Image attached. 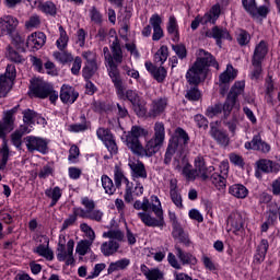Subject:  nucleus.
Returning a JSON list of instances; mask_svg holds the SVG:
<instances>
[{
    "label": "nucleus",
    "mask_w": 280,
    "mask_h": 280,
    "mask_svg": "<svg viewBox=\"0 0 280 280\" xmlns=\"http://www.w3.org/2000/svg\"><path fill=\"white\" fill-rule=\"evenodd\" d=\"M19 27V19L12 15L0 18V38L1 36H12Z\"/></svg>",
    "instance_id": "ddd939ff"
},
{
    "label": "nucleus",
    "mask_w": 280,
    "mask_h": 280,
    "mask_svg": "<svg viewBox=\"0 0 280 280\" xmlns=\"http://www.w3.org/2000/svg\"><path fill=\"white\" fill-rule=\"evenodd\" d=\"M59 97L62 104H74V102L80 97V93L71 85L63 84L60 90Z\"/></svg>",
    "instance_id": "aec40b11"
},
{
    "label": "nucleus",
    "mask_w": 280,
    "mask_h": 280,
    "mask_svg": "<svg viewBox=\"0 0 280 280\" xmlns=\"http://www.w3.org/2000/svg\"><path fill=\"white\" fill-rule=\"evenodd\" d=\"M103 237L108 238V240L121 241V240H124V233H121V231H119V230H112L108 232H104Z\"/></svg>",
    "instance_id": "0e129e2a"
},
{
    "label": "nucleus",
    "mask_w": 280,
    "mask_h": 280,
    "mask_svg": "<svg viewBox=\"0 0 280 280\" xmlns=\"http://www.w3.org/2000/svg\"><path fill=\"white\" fill-rule=\"evenodd\" d=\"M266 54H268V47L264 42H260L254 51L253 60H255V65H261V60L266 58Z\"/></svg>",
    "instance_id": "79ce46f5"
},
{
    "label": "nucleus",
    "mask_w": 280,
    "mask_h": 280,
    "mask_svg": "<svg viewBox=\"0 0 280 280\" xmlns=\"http://www.w3.org/2000/svg\"><path fill=\"white\" fill-rule=\"evenodd\" d=\"M110 79L114 83L119 100H128L132 104L136 115H138V117H145V105H143V103L141 102L139 93H137V91L135 90H125L121 77L117 74V70H115V67L110 70Z\"/></svg>",
    "instance_id": "20e7f679"
},
{
    "label": "nucleus",
    "mask_w": 280,
    "mask_h": 280,
    "mask_svg": "<svg viewBox=\"0 0 280 280\" xmlns=\"http://www.w3.org/2000/svg\"><path fill=\"white\" fill-rule=\"evenodd\" d=\"M173 165L177 172L185 176L186 180H196L197 178H203L205 180L209 178V174L215 172V167L213 166L206 167L205 160L201 158L195 160V170L191 168L189 160L183 152L176 154Z\"/></svg>",
    "instance_id": "f03ea898"
},
{
    "label": "nucleus",
    "mask_w": 280,
    "mask_h": 280,
    "mask_svg": "<svg viewBox=\"0 0 280 280\" xmlns=\"http://www.w3.org/2000/svg\"><path fill=\"white\" fill-rule=\"evenodd\" d=\"M245 149L257 150L258 152H262V154H268L271 148L268 142L261 140V136L256 135L253 137L252 141L245 142Z\"/></svg>",
    "instance_id": "5701e85b"
},
{
    "label": "nucleus",
    "mask_w": 280,
    "mask_h": 280,
    "mask_svg": "<svg viewBox=\"0 0 280 280\" xmlns=\"http://www.w3.org/2000/svg\"><path fill=\"white\" fill-rule=\"evenodd\" d=\"M80 229L82 233H84L85 237H88V242H95V231L93 228L86 223H81Z\"/></svg>",
    "instance_id": "13d9d810"
},
{
    "label": "nucleus",
    "mask_w": 280,
    "mask_h": 280,
    "mask_svg": "<svg viewBox=\"0 0 280 280\" xmlns=\"http://www.w3.org/2000/svg\"><path fill=\"white\" fill-rule=\"evenodd\" d=\"M178 143H183V145H187V143H189V136L187 135V132H185V130L180 128H177L175 130V137L170 141L166 149L164 155V163L166 165H170L172 163V156H174L176 149H178Z\"/></svg>",
    "instance_id": "0eeeda50"
},
{
    "label": "nucleus",
    "mask_w": 280,
    "mask_h": 280,
    "mask_svg": "<svg viewBox=\"0 0 280 280\" xmlns=\"http://www.w3.org/2000/svg\"><path fill=\"white\" fill-rule=\"evenodd\" d=\"M163 148V142L156 140L155 138H151L145 141V145L140 144L133 154H138V156H154L156 152H159Z\"/></svg>",
    "instance_id": "f8f14e48"
},
{
    "label": "nucleus",
    "mask_w": 280,
    "mask_h": 280,
    "mask_svg": "<svg viewBox=\"0 0 280 280\" xmlns=\"http://www.w3.org/2000/svg\"><path fill=\"white\" fill-rule=\"evenodd\" d=\"M268 241L262 240L258 245L257 253L254 256V264H261L266 259V253H268Z\"/></svg>",
    "instance_id": "ea45409f"
},
{
    "label": "nucleus",
    "mask_w": 280,
    "mask_h": 280,
    "mask_svg": "<svg viewBox=\"0 0 280 280\" xmlns=\"http://www.w3.org/2000/svg\"><path fill=\"white\" fill-rule=\"evenodd\" d=\"M117 250H119V243L116 241H108V242H104L101 245V253L105 256V257H110V255H115V253H117Z\"/></svg>",
    "instance_id": "58836bf2"
},
{
    "label": "nucleus",
    "mask_w": 280,
    "mask_h": 280,
    "mask_svg": "<svg viewBox=\"0 0 280 280\" xmlns=\"http://www.w3.org/2000/svg\"><path fill=\"white\" fill-rule=\"evenodd\" d=\"M54 58H56L58 62H61V65H67V62H71V60H73V55L67 51L55 52Z\"/></svg>",
    "instance_id": "bf43d9fd"
},
{
    "label": "nucleus",
    "mask_w": 280,
    "mask_h": 280,
    "mask_svg": "<svg viewBox=\"0 0 280 280\" xmlns=\"http://www.w3.org/2000/svg\"><path fill=\"white\" fill-rule=\"evenodd\" d=\"M98 139L104 143L110 154H117L118 148L115 137L108 129L98 128L96 131Z\"/></svg>",
    "instance_id": "dca6fc26"
},
{
    "label": "nucleus",
    "mask_w": 280,
    "mask_h": 280,
    "mask_svg": "<svg viewBox=\"0 0 280 280\" xmlns=\"http://www.w3.org/2000/svg\"><path fill=\"white\" fill-rule=\"evenodd\" d=\"M133 209L138 212V218L141 220L144 226L163 229L165 226V218L163 217V205L161 199L156 195L150 197H143L141 200L133 202Z\"/></svg>",
    "instance_id": "f257e3e1"
},
{
    "label": "nucleus",
    "mask_w": 280,
    "mask_h": 280,
    "mask_svg": "<svg viewBox=\"0 0 280 280\" xmlns=\"http://www.w3.org/2000/svg\"><path fill=\"white\" fill-rule=\"evenodd\" d=\"M150 131L141 126H132L130 131L126 135L125 144L131 152H136L141 145L140 137H148Z\"/></svg>",
    "instance_id": "6e6552de"
},
{
    "label": "nucleus",
    "mask_w": 280,
    "mask_h": 280,
    "mask_svg": "<svg viewBox=\"0 0 280 280\" xmlns=\"http://www.w3.org/2000/svg\"><path fill=\"white\" fill-rule=\"evenodd\" d=\"M243 8L246 10L253 19H257L259 16L266 18L268 15V7H259L257 8V2L255 0H242Z\"/></svg>",
    "instance_id": "f3484780"
},
{
    "label": "nucleus",
    "mask_w": 280,
    "mask_h": 280,
    "mask_svg": "<svg viewBox=\"0 0 280 280\" xmlns=\"http://www.w3.org/2000/svg\"><path fill=\"white\" fill-rule=\"evenodd\" d=\"M16 78V67L13 65L7 66L5 73L0 75V97H5L10 93V89L14 85Z\"/></svg>",
    "instance_id": "1a4fd4ad"
},
{
    "label": "nucleus",
    "mask_w": 280,
    "mask_h": 280,
    "mask_svg": "<svg viewBox=\"0 0 280 280\" xmlns=\"http://www.w3.org/2000/svg\"><path fill=\"white\" fill-rule=\"evenodd\" d=\"M40 242L44 243L35 248V253L40 257H45L48 261H51V259H54V252L49 249V238L47 236H42Z\"/></svg>",
    "instance_id": "bb28decb"
},
{
    "label": "nucleus",
    "mask_w": 280,
    "mask_h": 280,
    "mask_svg": "<svg viewBox=\"0 0 280 280\" xmlns=\"http://www.w3.org/2000/svg\"><path fill=\"white\" fill-rule=\"evenodd\" d=\"M69 45V35L62 26H59V38L56 40V46L60 51H65Z\"/></svg>",
    "instance_id": "49530a36"
},
{
    "label": "nucleus",
    "mask_w": 280,
    "mask_h": 280,
    "mask_svg": "<svg viewBox=\"0 0 280 280\" xmlns=\"http://www.w3.org/2000/svg\"><path fill=\"white\" fill-rule=\"evenodd\" d=\"M226 176L213 173L211 175V183L219 191H224L226 189Z\"/></svg>",
    "instance_id": "a18cd8bd"
},
{
    "label": "nucleus",
    "mask_w": 280,
    "mask_h": 280,
    "mask_svg": "<svg viewBox=\"0 0 280 280\" xmlns=\"http://www.w3.org/2000/svg\"><path fill=\"white\" fill-rule=\"evenodd\" d=\"M200 97H201V94L197 88L190 89L186 93V98L189 100L190 102H198Z\"/></svg>",
    "instance_id": "69168bd1"
},
{
    "label": "nucleus",
    "mask_w": 280,
    "mask_h": 280,
    "mask_svg": "<svg viewBox=\"0 0 280 280\" xmlns=\"http://www.w3.org/2000/svg\"><path fill=\"white\" fill-rule=\"evenodd\" d=\"M26 30H36L40 27V16L38 15H32L26 22H25Z\"/></svg>",
    "instance_id": "680f3d73"
},
{
    "label": "nucleus",
    "mask_w": 280,
    "mask_h": 280,
    "mask_svg": "<svg viewBox=\"0 0 280 280\" xmlns=\"http://www.w3.org/2000/svg\"><path fill=\"white\" fill-rule=\"evenodd\" d=\"M114 180L115 186L118 187V189L121 187V185H125V187H130V185H132V183L126 178L124 171L119 166H115L114 168Z\"/></svg>",
    "instance_id": "4c0bfd02"
},
{
    "label": "nucleus",
    "mask_w": 280,
    "mask_h": 280,
    "mask_svg": "<svg viewBox=\"0 0 280 280\" xmlns=\"http://www.w3.org/2000/svg\"><path fill=\"white\" fill-rule=\"evenodd\" d=\"M107 38L110 44L109 47L112 49V54L108 47H104L103 55L105 58V67L107 68L108 75L110 78V71H113V69H115L117 75H119L117 67L124 62V51L121 50V45L119 44V38L117 37V32L115 30L109 31Z\"/></svg>",
    "instance_id": "39448f33"
},
{
    "label": "nucleus",
    "mask_w": 280,
    "mask_h": 280,
    "mask_svg": "<svg viewBox=\"0 0 280 280\" xmlns=\"http://www.w3.org/2000/svg\"><path fill=\"white\" fill-rule=\"evenodd\" d=\"M246 86V83L244 81H237L232 86L228 98L224 103V110L225 113H229L230 110H233V106H235V102L237 100L238 95H242L244 93V88Z\"/></svg>",
    "instance_id": "2eb2a0df"
},
{
    "label": "nucleus",
    "mask_w": 280,
    "mask_h": 280,
    "mask_svg": "<svg viewBox=\"0 0 280 280\" xmlns=\"http://www.w3.org/2000/svg\"><path fill=\"white\" fill-rule=\"evenodd\" d=\"M96 71H97V63H85V67L83 68V78L85 80H91V78L95 75Z\"/></svg>",
    "instance_id": "4d7b16f0"
},
{
    "label": "nucleus",
    "mask_w": 280,
    "mask_h": 280,
    "mask_svg": "<svg viewBox=\"0 0 280 280\" xmlns=\"http://www.w3.org/2000/svg\"><path fill=\"white\" fill-rule=\"evenodd\" d=\"M210 135L221 145H229V136L226 135V131L220 130L212 126Z\"/></svg>",
    "instance_id": "a19ab883"
},
{
    "label": "nucleus",
    "mask_w": 280,
    "mask_h": 280,
    "mask_svg": "<svg viewBox=\"0 0 280 280\" xmlns=\"http://www.w3.org/2000/svg\"><path fill=\"white\" fill-rule=\"evenodd\" d=\"M12 130H14V110H9L4 113L3 121L0 122V139Z\"/></svg>",
    "instance_id": "b1692460"
},
{
    "label": "nucleus",
    "mask_w": 280,
    "mask_h": 280,
    "mask_svg": "<svg viewBox=\"0 0 280 280\" xmlns=\"http://www.w3.org/2000/svg\"><path fill=\"white\" fill-rule=\"evenodd\" d=\"M153 139L165 143V125L163 122H155Z\"/></svg>",
    "instance_id": "3c124183"
},
{
    "label": "nucleus",
    "mask_w": 280,
    "mask_h": 280,
    "mask_svg": "<svg viewBox=\"0 0 280 280\" xmlns=\"http://www.w3.org/2000/svg\"><path fill=\"white\" fill-rule=\"evenodd\" d=\"M236 40L241 47H244L250 43V34L244 30H238L236 32Z\"/></svg>",
    "instance_id": "5fc2aeb1"
},
{
    "label": "nucleus",
    "mask_w": 280,
    "mask_h": 280,
    "mask_svg": "<svg viewBox=\"0 0 280 280\" xmlns=\"http://www.w3.org/2000/svg\"><path fill=\"white\" fill-rule=\"evenodd\" d=\"M102 187L107 194V196H113L115 191H117V188L115 187V183L108 175H102L101 177Z\"/></svg>",
    "instance_id": "c03bdc74"
},
{
    "label": "nucleus",
    "mask_w": 280,
    "mask_h": 280,
    "mask_svg": "<svg viewBox=\"0 0 280 280\" xmlns=\"http://www.w3.org/2000/svg\"><path fill=\"white\" fill-rule=\"evenodd\" d=\"M257 170L260 172H265V174H270L271 172H279V164L270 161V160H259L256 162Z\"/></svg>",
    "instance_id": "2f4dec72"
},
{
    "label": "nucleus",
    "mask_w": 280,
    "mask_h": 280,
    "mask_svg": "<svg viewBox=\"0 0 280 280\" xmlns=\"http://www.w3.org/2000/svg\"><path fill=\"white\" fill-rule=\"evenodd\" d=\"M209 67H215L220 69L218 61L211 55L203 49H199L195 63L188 69L186 73V80L189 84H200L207 80L209 75Z\"/></svg>",
    "instance_id": "7ed1b4c3"
},
{
    "label": "nucleus",
    "mask_w": 280,
    "mask_h": 280,
    "mask_svg": "<svg viewBox=\"0 0 280 280\" xmlns=\"http://www.w3.org/2000/svg\"><path fill=\"white\" fill-rule=\"evenodd\" d=\"M168 56L170 51L167 49V46H161L154 55V62H156L158 65H164L167 61Z\"/></svg>",
    "instance_id": "09e8293b"
},
{
    "label": "nucleus",
    "mask_w": 280,
    "mask_h": 280,
    "mask_svg": "<svg viewBox=\"0 0 280 280\" xmlns=\"http://www.w3.org/2000/svg\"><path fill=\"white\" fill-rule=\"evenodd\" d=\"M24 141L28 152H40L42 154L47 153L48 142L45 138L27 136Z\"/></svg>",
    "instance_id": "4468645a"
},
{
    "label": "nucleus",
    "mask_w": 280,
    "mask_h": 280,
    "mask_svg": "<svg viewBox=\"0 0 280 280\" xmlns=\"http://www.w3.org/2000/svg\"><path fill=\"white\" fill-rule=\"evenodd\" d=\"M7 58L11 60V62H23V56H21L16 50L12 47L8 46L7 48Z\"/></svg>",
    "instance_id": "052dcab7"
},
{
    "label": "nucleus",
    "mask_w": 280,
    "mask_h": 280,
    "mask_svg": "<svg viewBox=\"0 0 280 280\" xmlns=\"http://www.w3.org/2000/svg\"><path fill=\"white\" fill-rule=\"evenodd\" d=\"M133 178H148V172H145V166L140 161L130 160L128 163Z\"/></svg>",
    "instance_id": "c85d7f7f"
},
{
    "label": "nucleus",
    "mask_w": 280,
    "mask_h": 280,
    "mask_svg": "<svg viewBox=\"0 0 280 280\" xmlns=\"http://www.w3.org/2000/svg\"><path fill=\"white\" fill-rule=\"evenodd\" d=\"M141 272L145 277L147 280H163V271L159 268H148L145 265L141 267Z\"/></svg>",
    "instance_id": "e433bc0d"
},
{
    "label": "nucleus",
    "mask_w": 280,
    "mask_h": 280,
    "mask_svg": "<svg viewBox=\"0 0 280 280\" xmlns=\"http://www.w3.org/2000/svg\"><path fill=\"white\" fill-rule=\"evenodd\" d=\"M244 229V215L232 212L228 218V231L237 235Z\"/></svg>",
    "instance_id": "a211bd4d"
},
{
    "label": "nucleus",
    "mask_w": 280,
    "mask_h": 280,
    "mask_svg": "<svg viewBox=\"0 0 280 280\" xmlns=\"http://www.w3.org/2000/svg\"><path fill=\"white\" fill-rule=\"evenodd\" d=\"M106 268L105 264H96L91 273L86 277V279H97V276L102 273V270Z\"/></svg>",
    "instance_id": "774afa93"
},
{
    "label": "nucleus",
    "mask_w": 280,
    "mask_h": 280,
    "mask_svg": "<svg viewBox=\"0 0 280 280\" xmlns=\"http://www.w3.org/2000/svg\"><path fill=\"white\" fill-rule=\"evenodd\" d=\"M91 246H93V242L89 240H82L77 244L75 253L81 257L91 253Z\"/></svg>",
    "instance_id": "de8ad7c7"
},
{
    "label": "nucleus",
    "mask_w": 280,
    "mask_h": 280,
    "mask_svg": "<svg viewBox=\"0 0 280 280\" xmlns=\"http://www.w3.org/2000/svg\"><path fill=\"white\" fill-rule=\"evenodd\" d=\"M166 30L174 43H178V40H180V34L178 33V21L174 15L168 18Z\"/></svg>",
    "instance_id": "c756f323"
},
{
    "label": "nucleus",
    "mask_w": 280,
    "mask_h": 280,
    "mask_svg": "<svg viewBox=\"0 0 280 280\" xmlns=\"http://www.w3.org/2000/svg\"><path fill=\"white\" fill-rule=\"evenodd\" d=\"M127 266H130V259L122 258L115 262H110L108 267V272L110 273V272H117V270H126Z\"/></svg>",
    "instance_id": "8fccbe9b"
},
{
    "label": "nucleus",
    "mask_w": 280,
    "mask_h": 280,
    "mask_svg": "<svg viewBox=\"0 0 280 280\" xmlns=\"http://www.w3.org/2000/svg\"><path fill=\"white\" fill-rule=\"evenodd\" d=\"M75 242L73 240H67L65 236H59V243L57 248V259L58 261H65L66 266H73L75 264V258H73V248Z\"/></svg>",
    "instance_id": "423d86ee"
},
{
    "label": "nucleus",
    "mask_w": 280,
    "mask_h": 280,
    "mask_svg": "<svg viewBox=\"0 0 280 280\" xmlns=\"http://www.w3.org/2000/svg\"><path fill=\"white\" fill-rule=\"evenodd\" d=\"M176 255L184 266H196V264H198V258H196V256L191 253L183 252L180 247L176 248Z\"/></svg>",
    "instance_id": "7c9ffc66"
},
{
    "label": "nucleus",
    "mask_w": 280,
    "mask_h": 280,
    "mask_svg": "<svg viewBox=\"0 0 280 280\" xmlns=\"http://www.w3.org/2000/svg\"><path fill=\"white\" fill-rule=\"evenodd\" d=\"M168 189L173 205H175L177 209H184L183 195H180V190L178 189V179L172 178L168 183Z\"/></svg>",
    "instance_id": "412c9836"
},
{
    "label": "nucleus",
    "mask_w": 280,
    "mask_h": 280,
    "mask_svg": "<svg viewBox=\"0 0 280 280\" xmlns=\"http://www.w3.org/2000/svg\"><path fill=\"white\" fill-rule=\"evenodd\" d=\"M78 156H80V149L78 145H72L69 150L68 161L70 163H78Z\"/></svg>",
    "instance_id": "338daca9"
},
{
    "label": "nucleus",
    "mask_w": 280,
    "mask_h": 280,
    "mask_svg": "<svg viewBox=\"0 0 280 280\" xmlns=\"http://www.w3.org/2000/svg\"><path fill=\"white\" fill-rule=\"evenodd\" d=\"M165 108H167V100L165 98L154 100L151 104L150 116L159 117V115H161V113H163Z\"/></svg>",
    "instance_id": "f704fd0d"
},
{
    "label": "nucleus",
    "mask_w": 280,
    "mask_h": 280,
    "mask_svg": "<svg viewBox=\"0 0 280 280\" xmlns=\"http://www.w3.org/2000/svg\"><path fill=\"white\" fill-rule=\"evenodd\" d=\"M144 67L156 82H163L167 78V70L164 67L156 68L151 61H145Z\"/></svg>",
    "instance_id": "393cba45"
},
{
    "label": "nucleus",
    "mask_w": 280,
    "mask_h": 280,
    "mask_svg": "<svg viewBox=\"0 0 280 280\" xmlns=\"http://www.w3.org/2000/svg\"><path fill=\"white\" fill-rule=\"evenodd\" d=\"M45 195L47 196V198H50L51 200L50 207H56L58 200L62 198V189H60V187L58 186L54 188H48L45 190Z\"/></svg>",
    "instance_id": "37998d69"
},
{
    "label": "nucleus",
    "mask_w": 280,
    "mask_h": 280,
    "mask_svg": "<svg viewBox=\"0 0 280 280\" xmlns=\"http://www.w3.org/2000/svg\"><path fill=\"white\" fill-rule=\"evenodd\" d=\"M229 194L234 198L244 200L248 196V188L242 184H233L229 187Z\"/></svg>",
    "instance_id": "c9c22d12"
},
{
    "label": "nucleus",
    "mask_w": 280,
    "mask_h": 280,
    "mask_svg": "<svg viewBox=\"0 0 280 280\" xmlns=\"http://www.w3.org/2000/svg\"><path fill=\"white\" fill-rule=\"evenodd\" d=\"M224 114V117H229L231 115V110L226 112L224 109V105L222 103L214 104L207 108L206 115L210 119H213V117H220V115Z\"/></svg>",
    "instance_id": "72a5a7b5"
},
{
    "label": "nucleus",
    "mask_w": 280,
    "mask_h": 280,
    "mask_svg": "<svg viewBox=\"0 0 280 280\" xmlns=\"http://www.w3.org/2000/svg\"><path fill=\"white\" fill-rule=\"evenodd\" d=\"M150 25L153 27L152 40H161L163 38V28L161 27V23H163V19L161 15L153 14L149 21Z\"/></svg>",
    "instance_id": "a878e982"
},
{
    "label": "nucleus",
    "mask_w": 280,
    "mask_h": 280,
    "mask_svg": "<svg viewBox=\"0 0 280 280\" xmlns=\"http://www.w3.org/2000/svg\"><path fill=\"white\" fill-rule=\"evenodd\" d=\"M206 36L208 38H214L219 47H222V40H233V37H231V34L226 28H220L218 26H214L212 30L206 32Z\"/></svg>",
    "instance_id": "4be33fe9"
},
{
    "label": "nucleus",
    "mask_w": 280,
    "mask_h": 280,
    "mask_svg": "<svg viewBox=\"0 0 280 280\" xmlns=\"http://www.w3.org/2000/svg\"><path fill=\"white\" fill-rule=\"evenodd\" d=\"M30 132H32V128L30 127H25V126H21L19 130H15L12 135H11V141L13 143V145L15 148H21V145L23 144V135H30Z\"/></svg>",
    "instance_id": "473e14b6"
},
{
    "label": "nucleus",
    "mask_w": 280,
    "mask_h": 280,
    "mask_svg": "<svg viewBox=\"0 0 280 280\" xmlns=\"http://www.w3.org/2000/svg\"><path fill=\"white\" fill-rule=\"evenodd\" d=\"M173 237L180 240L185 246H191V241L189 240V236L183 232V229L176 228L173 231Z\"/></svg>",
    "instance_id": "864d4df0"
},
{
    "label": "nucleus",
    "mask_w": 280,
    "mask_h": 280,
    "mask_svg": "<svg viewBox=\"0 0 280 280\" xmlns=\"http://www.w3.org/2000/svg\"><path fill=\"white\" fill-rule=\"evenodd\" d=\"M49 86H51V84L47 83V81L40 78H34L31 80L28 95L30 97H39L40 100H45V97H47Z\"/></svg>",
    "instance_id": "9d476101"
},
{
    "label": "nucleus",
    "mask_w": 280,
    "mask_h": 280,
    "mask_svg": "<svg viewBox=\"0 0 280 280\" xmlns=\"http://www.w3.org/2000/svg\"><path fill=\"white\" fill-rule=\"evenodd\" d=\"M46 36L43 32H35L26 39V48L28 51H38L45 45Z\"/></svg>",
    "instance_id": "6ab92c4d"
},
{
    "label": "nucleus",
    "mask_w": 280,
    "mask_h": 280,
    "mask_svg": "<svg viewBox=\"0 0 280 280\" xmlns=\"http://www.w3.org/2000/svg\"><path fill=\"white\" fill-rule=\"evenodd\" d=\"M220 4H214L209 12H207L203 16H197L191 22V30H198V26L200 25H207V23H215L218 19H220Z\"/></svg>",
    "instance_id": "9b49d317"
},
{
    "label": "nucleus",
    "mask_w": 280,
    "mask_h": 280,
    "mask_svg": "<svg viewBox=\"0 0 280 280\" xmlns=\"http://www.w3.org/2000/svg\"><path fill=\"white\" fill-rule=\"evenodd\" d=\"M201 261L206 270H210V272H215V270H218V266L215 265V262H213V260L209 256L203 255L201 257Z\"/></svg>",
    "instance_id": "e2e57ef3"
},
{
    "label": "nucleus",
    "mask_w": 280,
    "mask_h": 280,
    "mask_svg": "<svg viewBox=\"0 0 280 280\" xmlns=\"http://www.w3.org/2000/svg\"><path fill=\"white\" fill-rule=\"evenodd\" d=\"M39 10L44 12V14H50V16L56 15L57 12L56 4L51 1L42 2Z\"/></svg>",
    "instance_id": "6e6d98bb"
},
{
    "label": "nucleus",
    "mask_w": 280,
    "mask_h": 280,
    "mask_svg": "<svg viewBox=\"0 0 280 280\" xmlns=\"http://www.w3.org/2000/svg\"><path fill=\"white\" fill-rule=\"evenodd\" d=\"M235 78H237V70H235L232 65H228L225 71L219 77V84L220 86H224V84L233 82Z\"/></svg>",
    "instance_id": "cd10ccee"
},
{
    "label": "nucleus",
    "mask_w": 280,
    "mask_h": 280,
    "mask_svg": "<svg viewBox=\"0 0 280 280\" xmlns=\"http://www.w3.org/2000/svg\"><path fill=\"white\" fill-rule=\"evenodd\" d=\"M23 121H24V126L26 128H31L32 130V126H34V122L36 121V113H34L31 109H26L23 112Z\"/></svg>",
    "instance_id": "603ef678"
}]
</instances>
